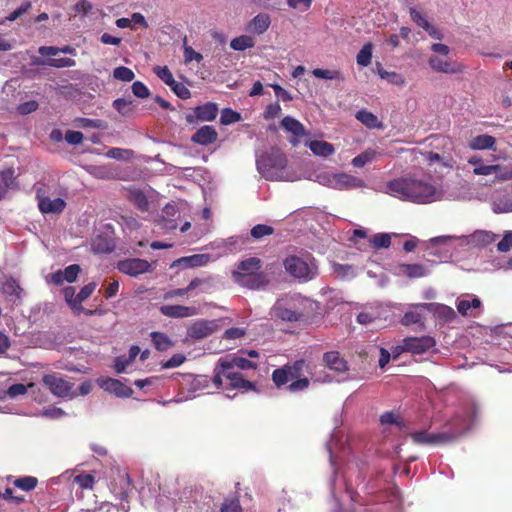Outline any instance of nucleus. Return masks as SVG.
Here are the masks:
<instances>
[{
  "label": "nucleus",
  "mask_w": 512,
  "mask_h": 512,
  "mask_svg": "<svg viewBox=\"0 0 512 512\" xmlns=\"http://www.w3.org/2000/svg\"><path fill=\"white\" fill-rule=\"evenodd\" d=\"M386 188L390 195L400 200L418 204H427L438 199V193L434 185L424 179L412 176L390 180L387 182Z\"/></svg>",
  "instance_id": "f257e3e1"
},
{
  "label": "nucleus",
  "mask_w": 512,
  "mask_h": 512,
  "mask_svg": "<svg viewBox=\"0 0 512 512\" xmlns=\"http://www.w3.org/2000/svg\"><path fill=\"white\" fill-rule=\"evenodd\" d=\"M308 368L309 364L304 359L287 363L272 372V381L277 388L286 386L290 393L304 391L310 386V380L305 374Z\"/></svg>",
  "instance_id": "f03ea898"
},
{
  "label": "nucleus",
  "mask_w": 512,
  "mask_h": 512,
  "mask_svg": "<svg viewBox=\"0 0 512 512\" xmlns=\"http://www.w3.org/2000/svg\"><path fill=\"white\" fill-rule=\"evenodd\" d=\"M263 263L260 258L249 257L236 264L232 272L233 281L250 290L264 289L269 283L268 275L261 271Z\"/></svg>",
  "instance_id": "7ed1b4c3"
},
{
  "label": "nucleus",
  "mask_w": 512,
  "mask_h": 512,
  "mask_svg": "<svg viewBox=\"0 0 512 512\" xmlns=\"http://www.w3.org/2000/svg\"><path fill=\"white\" fill-rule=\"evenodd\" d=\"M468 428L467 418H451L443 431L429 432L427 430H420L412 433L411 438L417 444H448L462 436Z\"/></svg>",
  "instance_id": "20e7f679"
},
{
  "label": "nucleus",
  "mask_w": 512,
  "mask_h": 512,
  "mask_svg": "<svg viewBox=\"0 0 512 512\" xmlns=\"http://www.w3.org/2000/svg\"><path fill=\"white\" fill-rule=\"evenodd\" d=\"M256 165L265 179L280 180L287 166V158L279 148L272 147L257 158Z\"/></svg>",
  "instance_id": "39448f33"
},
{
  "label": "nucleus",
  "mask_w": 512,
  "mask_h": 512,
  "mask_svg": "<svg viewBox=\"0 0 512 512\" xmlns=\"http://www.w3.org/2000/svg\"><path fill=\"white\" fill-rule=\"evenodd\" d=\"M283 265L289 275L301 282H307L317 275L315 260L310 255L304 258L296 255L288 256Z\"/></svg>",
  "instance_id": "423d86ee"
},
{
  "label": "nucleus",
  "mask_w": 512,
  "mask_h": 512,
  "mask_svg": "<svg viewBox=\"0 0 512 512\" xmlns=\"http://www.w3.org/2000/svg\"><path fill=\"white\" fill-rule=\"evenodd\" d=\"M42 383L48 387L51 393L58 397H77L76 392L73 391V384L57 374L44 375L42 377Z\"/></svg>",
  "instance_id": "0eeeda50"
},
{
  "label": "nucleus",
  "mask_w": 512,
  "mask_h": 512,
  "mask_svg": "<svg viewBox=\"0 0 512 512\" xmlns=\"http://www.w3.org/2000/svg\"><path fill=\"white\" fill-rule=\"evenodd\" d=\"M221 367L224 378L228 381V385L232 389H242L244 391L256 390L254 382L245 379L242 373L231 369V366L228 364V359H221Z\"/></svg>",
  "instance_id": "6e6552de"
},
{
  "label": "nucleus",
  "mask_w": 512,
  "mask_h": 512,
  "mask_svg": "<svg viewBox=\"0 0 512 512\" xmlns=\"http://www.w3.org/2000/svg\"><path fill=\"white\" fill-rule=\"evenodd\" d=\"M117 269L131 277H138L139 275L151 273L153 271L152 263L141 258H126L117 263Z\"/></svg>",
  "instance_id": "1a4fd4ad"
},
{
  "label": "nucleus",
  "mask_w": 512,
  "mask_h": 512,
  "mask_svg": "<svg viewBox=\"0 0 512 512\" xmlns=\"http://www.w3.org/2000/svg\"><path fill=\"white\" fill-rule=\"evenodd\" d=\"M110 490L121 500H125L128 497L129 493L132 491V485L126 470L120 468L113 470Z\"/></svg>",
  "instance_id": "9d476101"
},
{
  "label": "nucleus",
  "mask_w": 512,
  "mask_h": 512,
  "mask_svg": "<svg viewBox=\"0 0 512 512\" xmlns=\"http://www.w3.org/2000/svg\"><path fill=\"white\" fill-rule=\"evenodd\" d=\"M435 346V339L431 336L425 335L421 337H407L403 340V343L399 348L405 352L421 355L428 352Z\"/></svg>",
  "instance_id": "9b49d317"
},
{
  "label": "nucleus",
  "mask_w": 512,
  "mask_h": 512,
  "mask_svg": "<svg viewBox=\"0 0 512 512\" xmlns=\"http://www.w3.org/2000/svg\"><path fill=\"white\" fill-rule=\"evenodd\" d=\"M97 384L104 391L121 398H128L133 394V390L123 384L120 380L110 377H100L97 379Z\"/></svg>",
  "instance_id": "f8f14e48"
},
{
  "label": "nucleus",
  "mask_w": 512,
  "mask_h": 512,
  "mask_svg": "<svg viewBox=\"0 0 512 512\" xmlns=\"http://www.w3.org/2000/svg\"><path fill=\"white\" fill-rule=\"evenodd\" d=\"M36 200L38 208L43 214H60L66 207V202L62 198L50 199L44 195L42 189L36 191Z\"/></svg>",
  "instance_id": "ddd939ff"
},
{
  "label": "nucleus",
  "mask_w": 512,
  "mask_h": 512,
  "mask_svg": "<svg viewBox=\"0 0 512 512\" xmlns=\"http://www.w3.org/2000/svg\"><path fill=\"white\" fill-rule=\"evenodd\" d=\"M428 63L434 71L440 73L457 74L463 70L461 64L450 60L449 57L433 55L429 58Z\"/></svg>",
  "instance_id": "4468645a"
},
{
  "label": "nucleus",
  "mask_w": 512,
  "mask_h": 512,
  "mask_svg": "<svg viewBox=\"0 0 512 512\" xmlns=\"http://www.w3.org/2000/svg\"><path fill=\"white\" fill-rule=\"evenodd\" d=\"M218 325L214 320L200 319L195 321L187 330V335L192 339H204L212 335Z\"/></svg>",
  "instance_id": "2eb2a0df"
},
{
  "label": "nucleus",
  "mask_w": 512,
  "mask_h": 512,
  "mask_svg": "<svg viewBox=\"0 0 512 512\" xmlns=\"http://www.w3.org/2000/svg\"><path fill=\"white\" fill-rule=\"evenodd\" d=\"M410 19L417 26L424 29L430 37L436 40L443 39V33L436 26L432 25L425 17V15L415 7L409 8Z\"/></svg>",
  "instance_id": "dca6fc26"
},
{
  "label": "nucleus",
  "mask_w": 512,
  "mask_h": 512,
  "mask_svg": "<svg viewBox=\"0 0 512 512\" xmlns=\"http://www.w3.org/2000/svg\"><path fill=\"white\" fill-rule=\"evenodd\" d=\"M194 115L187 116L189 123L196 121L210 122L213 121L218 114V106L213 102H207L203 105L197 106L193 110Z\"/></svg>",
  "instance_id": "f3484780"
},
{
  "label": "nucleus",
  "mask_w": 512,
  "mask_h": 512,
  "mask_svg": "<svg viewBox=\"0 0 512 512\" xmlns=\"http://www.w3.org/2000/svg\"><path fill=\"white\" fill-rule=\"evenodd\" d=\"M433 306H434V303L417 304L414 307V310L407 311L403 315V317L401 319V324L404 326L418 324L421 327V329H424L425 328V325H424L425 317L423 314V310L431 309Z\"/></svg>",
  "instance_id": "a211bd4d"
},
{
  "label": "nucleus",
  "mask_w": 512,
  "mask_h": 512,
  "mask_svg": "<svg viewBox=\"0 0 512 512\" xmlns=\"http://www.w3.org/2000/svg\"><path fill=\"white\" fill-rule=\"evenodd\" d=\"M80 271L81 268L78 264H71L67 266L64 270H57L56 272L50 274L49 280L51 283L58 286L62 285L64 281L68 283H73L76 281Z\"/></svg>",
  "instance_id": "6ab92c4d"
},
{
  "label": "nucleus",
  "mask_w": 512,
  "mask_h": 512,
  "mask_svg": "<svg viewBox=\"0 0 512 512\" xmlns=\"http://www.w3.org/2000/svg\"><path fill=\"white\" fill-rule=\"evenodd\" d=\"M481 306V300L478 297L471 296L469 294L465 295L463 298H458L456 300L457 311L462 316L476 317L478 313L474 312V310L480 309Z\"/></svg>",
  "instance_id": "aec40b11"
},
{
  "label": "nucleus",
  "mask_w": 512,
  "mask_h": 512,
  "mask_svg": "<svg viewBox=\"0 0 512 512\" xmlns=\"http://www.w3.org/2000/svg\"><path fill=\"white\" fill-rule=\"evenodd\" d=\"M160 312L169 318H187L197 315L199 311L194 306L163 305L160 307Z\"/></svg>",
  "instance_id": "412c9836"
},
{
  "label": "nucleus",
  "mask_w": 512,
  "mask_h": 512,
  "mask_svg": "<svg viewBox=\"0 0 512 512\" xmlns=\"http://www.w3.org/2000/svg\"><path fill=\"white\" fill-rule=\"evenodd\" d=\"M17 175L13 167L0 171V201L4 199L9 190L18 188Z\"/></svg>",
  "instance_id": "4be33fe9"
},
{
  "label": "nucleus",
  "mask_w": 512,
  "mask_h": 512,
  "mask_svg": "<svg viewBox=\"0 0 512 512\" xmlns=\"http://www.w3.org/2000/svg\"><path fill=\"white\" fill-rule=\"evenodd\" d=\"M324 365L337 373H346L349 370L347 361L338 351H329L323 355Z\"/></svg>",
  "instance_id": "5701e85b"
},
{
  "label": "nucleus",
  "mask_w": 512,
  "mask_h": 512,
  "mask_svg": "<svg viewBox=\"0 0 512 512\" xmlns=\"http://www.w3.org/2000/svg\"><path fill=\"white\" fill-rule=\"evenodd\" d=\"M281 127L294 136V138L290 140L293 146H296L299 142V138L306 134L303 124L291 116H286L281 120Z\"/></svg>",
  "instance_id": "b1692460"
},
{
  "label": "nucleus",
  "mask_w": 512,
  "mask_h": 512,
  "mask_svg": "<svg viewBox=\"0 0 512 512\" xmlns=\"http://www.w3.org/2000/svg\"><path fill=\"white\" fill-rule=\"evenodd\" d=\"M218 138V133L213 126L200 127L191 137L193 143L207 146L214 143Z\"/></svg>",
  "instance_id": "393cba45"
},
{
  "label": "nucleus",
  "mask_w": 512,
  "mask_h": 512,
  "mask_svg": "<svg viewBox=\"0 0 512 512\" xmlns=\"http://www.w3.org/2000/svg\"><path fill=\"white\" fill-rule=\"evenodd\" d=\"M475 175L488 176L496 174L498 180H507L512 178V172L503 168L501 165H479L473 169Z\"/></svg>",
  "instance_id": "a878e982"
},
{
  "label": "nucleus",
  "mask_w": 512,
  "mask_h": 512,
  "mask_svg": "<svg viewBox=\"0 0 512 512\" xmlns=\"http://www.w3.org/2000/svg\"><path fill=\"white\" fill-rule=\"evenodd\" d=\"M340 437H342V431L339 429H334L330 440L326 443V448L329 453V460L332 467H334L336 464V459L338 458V449L343 448V443L341 442Z\"/></svg>",
  "instance_id": "bb28decb"
},
{
  "label": "nucleus",
  "mask_w": 512,
  "mask_h": 512,
  "mask_svg": "<svg viewBox=\"0 0 512 512\" xmlns=\"http://www.w3.org/2000/svg\"><path fill=\"white\" fill-rule=\"evenodd\" d=\"M270 24V16L266 13H259L248 23L247 30L261 35L268 30Z\"/></svg>",
  "instance_id": "cd10ccee"
},
{
  "label": "nucleus",
  "mask_w": 512,
  "mask_h": 512,
  "mask_svg": "<svg viewBox=\"0 0 512 512\" xmlns=\"http://www.w3.org/2000/svg\"><path fill=\"white\" fill-rule=\"evenodd\" d=\"M495 144H496V139L493 136L483 134V135H478V136L473 137L469 141L468 146L472 150L491 149V150L495 151L496 150Z\"/></svg>",
  "instance_id": "c85d7f7f"
},
{
  "label": "nucleus",
  "mask_w": 512,
  "mask_h": 512,
  "mask_svg": "<svg viewBox=\"0 0 512 512\" xmlns=\"http://www.w3.org/2000/svg\"><path fill=\"white\" fill-rule=\"evenodd\" d=\"M496 235L489 231L477 230L468 237V242L478 247H486L493 243Z\"/></svg>",
  "instance_id": "c756f323"
},
{
  "label": "nucleus",
  "mask_w": 512,
  "mask_h": 512,
  "mask_svg": "<svg viewBox=\"0 0 512 512\" xmlns=\"http://www.w3.org/2000/svg\"><path fill=\"white\" fill-rule=\"evenodd\" d=\"M96 286H97V284L95 282H90V283L86 284L84 287H82L81 290L79 291V293H77L76 305L79 306L80 313H84L89 316L96 313V310L95 311L87 310L82 306V302L85 301L87 298H89L92 295V293L96 289Z\"/></svg>",
  "instance_id": "7c9ffc66"
},
{
  "label": "nucleus",
  "mask_w": 512,
  "mask_h": 512,
  "mask_svg": "<svg viewBox=\"0 0 512 512\" xmlns=\"http://www.w3.org/2000/svg\"><path fill=\"white\" fill-rule=\"evenodd\" d=\"M308 147L314 155L321 157H328L335 152L334 146L326 141L312 140Z\"/></svg>",
  "instance_id": "2f4dec72"
},
{
  "label": "nucleus",
  "mask_w": 512,
  "mask_h": 512,
  "mask_svg": "<svg viewBox=\"0 0 512 512\" xmlns=\"http://www.w3.org/2000/svg\"><path fill=\"white\" fill-rule=\"evenodd\" d=\"M128 200L132 202L137 209L146 212L149 208V203L146 195L139 189H132L129 191Z\"/></svg>",
  "instance_id": "473e14b6"
},
{
  "label": "nucleus",
  "mask_w": 512,
  "mask_h": 512,
  "mask_svg": "<svg viewBox=\"0 0 512 512\" xmlns=\"http://www.w3.org/2000/svg\"><path fill=\"white\" fill-rule=\"evenodd\" d=\"M356 118L362 124H364L366 127L370 128V129L382 127V124L378 120L377 116L369 111H366V110L358 111L356 113Z\"/></svg>",
  "instance_id": "72a5a7b5"
},
{
  "label": "nucleus",
  "mask_w": 512,
  "mask_h": 512,
  "mask_svg": "<svg viewBox=\"0 0 512 512\" xmlns=\"http://www.w3.org/2000/svg\"><path fill=\"white\" fill-rule=\"evenodd\" d=\"M275 315L279 319L288 322H297L303 318L302 313H297L294 310L278 305L275 307Z\"/></svg>",
  "instance_id": "f704fd0d"
},
{
  "label": "nucleus",
  "mask_w": 512,
  "mask_h": 512,
  "mask_svg": "<svg viewBox=\"0 0 512 512\" xmlns=\"http://www.w3.org/2000/svg\"><path fill=\"white\" fill-rule=\"evenodd\" d=\"M399 268L409 278H421L427 275V270L422 264H402Z\"/></svg>",
  "instance_id": "c9c22d12"
},
{
  "label": "nucleus",
  "mask_w": 512,
  "mask_h": 512,
  "mask_svg": "<svg viewBox=\"0 0 512 512\" xmlns=\"http://www.w3.org/2000/svg\"><path fill=\"white\" fill-rule=\"evenodd\" d=\"M434 312V314L444 322H450L456 318L455 311L444 304H434V306L430 309Z\"/></svg>",
  "instance_id": "e433bc0d"
},
{
  "label": "nucleus",
  "mask_w": 512,
  "mask_h": 512,
  "mask_svg": "<svg viewBox=\"0 0 512 512\" xmlns=\"http://www.w3.org/2000/svg\"><path fill=\"white\" fill-rule=\"evenodd\" d=\"M150 336L154 347L158 351H166L173 345L172 341L165 333L152 332Z\"/></svg>",
  "instance_id": "4c0bfd02"
},
{
  "label": "nucleus",
  "mask_w": 512,
  "mask_h": 512,
  "mask_svg": "<svg viewBox=\"0 0 512 512\" xmlns=\"http://www.w3.org/2000/svg\"><path fill=\"white\" fill-rule=\"evenodd\" d=\"M255 45V41L251 36L241 35L231 40L230 47L236 51H244Z\"/></svg>",
  "instance_id": "58836bf2"
},
{
  "label": "nucleus",
  "mask_w": 512,
  "mask_h": 512,
  "mask_svg": "<svg viewBox=\"0 0 512 512\" xmlns=\"http://www.w3.org/2000/svg\"><path fill=\"white\" fill-rule=\"evenodd\" d=\"M372 43H366L357 54L356 61L359 66L367 67L372 59Z\"/></svg>",
  "instance_id": "ea45409f"
},
{
  "label": "nucleus",
  "mask_w": 512,
  "mask_h": 512,
  "mask_svg": "<svg viewBox=\"0 0 512 512\" xmlns=\"http://www.w3.org/2000/svg\"><path fill=\"white\" fill-rule=\"evenodd\" d=\"M177 263H183L188 267H199L203 266L208 262V256L204 254H196L188 257H182L176 261Z\"/></svg>",
  "instance_id": "a19ab883"
},
{
  "label": "nucleus",
  "mask_w": 512,
  "mask_h": 512,
  "mask_svg": "<svg viewBox=\"0 0 512 512\" xmlns=\"http://www.w3.org/2000/svg\"><path fill=\"white\" fill-rule=\"evenodd\" d=\"M3 291L5 294L9 296H15L17 298H20L23 289L21 288L19 282L16 279L10 277L6 279V281L3 283Z\"/></svg>",
  "instance_id": "79ce46f5"
},
{
  "label": "nucleus",
  "mask_w": 512,
  "mask_h": 512,
  "mask_svg": "<svg viewBox=\"0 0 512 512\" xmlns=\"http://www.w3.org/2000/svg\"><path fill=\"white\" fill-rule=\"evenodd\" d=\"M312 74L315 77L321 78V79H328V80H343L344 79L342 73L338 70L316 68L312 71Z\"/></svg>",
  "instance_id": "37998d69"
},
{
  "label": "nucleus",
  "mask_w": 512,
  "mask_h": 512,
  "mask_svg": "<svg viewBox=\"0 0 512 512\" xmlns=\"http://www.w3.org/2000/svg\"><path fill=\"white\" fill-rule=\"evenodd\" d=\"M228 364L231 366V369L249 370L257 368L256 363L244 357H233L231 360H228Z\"/></svg>",
  "instance_id": "c03bdc74"
},
{
  "label": "nucleus",
  "mask_w": 512,
  "mask_h": 512,
  "mask_svg": "<svg viewBox=\"0 0 512 512\" xmlns=\"http://www.w3.org/2000/svg\"><path fill=\"white\" fill-rule=\"evenodd\" d=\"M241 120V114L231 108H224L221 111L220 122L222 125H230Z\"/></svg>",
  "instance_id": "a18cd8bd"
},
{
  "label": "nucleus",
  "mask_w": 512,
  "mask_h": 512,
  "mask_svg": "<svg viewBox=\"0 0 512 512\" xmlns=\"http://www.w3.org/2000/svg\"><path fill=\"white\" fill-rule=\"evenodd\" d=\"M37 483V478L33 476L20 477L14 481V485L23 491L33 490L37 486Z\"/></svg>",
  "instance_id": "49530a36"
},
{
  "label": "nucleus",
  "mask_w": 512,
  "mask_h": 512,
  "mask_svg": "<svg viewBox=\"0 0 512 512\" xmlns=\"http://www.w3.org/2000/svg\"><path fill=\"white\" fill-rule=\"evenodd\" d=\"M250 233L255 240H260L263 237L272 235L274 228L266 224H257L251 229Z\"/></svg>",
  "instance_id": "de8ad7c7"
},
{
  "label": "nucleus",
  "mask_w": 512,
  "mask_h": 512,
  "mask_svg": "<svg viewBox=\"0 0 512 512\" xmlns=\"http://www.w3.org/2000/svg\"><path fill=\"white\" fill-rule=\"evenodd\" d=\"M375 156H376V151H374L372 149H367L364 152H362L361 154L354 157L352 160V164L355 167L361 168V167L365 166L368 162L372 161L375 158Z\"/></svg>",
  "instance_id": "09e8293b"
},
{
  "label": "nucleus",
  "mask_w": 512,
  "mask_h": 512,
  "mask_svg": "<svg viewBox=\"0 0 512 512\" xmlns=\"http://www.w3.org/2000/svg\"><path fill=\"white\" fill-rule=\"evenodd\" d=\"M370 243L375 249L389 248L391 245V237L387 233H378L370 239Z\"/></svg>",
  "instance_id": "8fccbe9b"
},
{
  "label": "nucleus",
  "mask_w": 512,
  "mask_h": 512,
  "mask_svg": "<svg viewBox=\"0 0 512 512\" xmlns=\"http://www.w3.org/2000/svg\"><path fill=\"white\" fill-rule=\"evenodd\" d=\"M113 77L123 82H130L135 78V74L130 68L119 66L113 70Z\"/></svg>",
  "instance_id": "3c124183"
},
{
  "label": "nucleus",
  "mask_w": 512,
  "mask_h": 512,
  "mask_svg": "<svg viewBox=\"0 0 512 512\" xmlns=\"http://www.w3.org/2000/svg\"><path fill=\"white\" fill-rule=\"evenodd\" d=\"M63 294H64V298H65L67 304L70 306V308L74 312L80 313L79 306L76 305L77 294H76L75 288L72 286H68V287L64 288Z\"/></svg>",
  "instance_id": "603ef678"
},
{
  "label": "nucleus",
  "mask_w": 512,
  "mask_h": 512,
  "mask_svg": "<svg viewBox=\"0 0 512 512\" xmlns=\"http://www.w3.org/2000/svg\"><path fill=\"white\" fill-rule=\"evenodd\" d=\"M154 73L168 86L174 84L175 79L167 66H156Z\"/></svg>",
  "instance_id": "864d4df0"
},
{
  "label": "nucleus",
  "mask_w": 512,
  "mask_h": 512,
  "mask_svg": "<svg viewBox=\"0 0 512 512\" xmlns=\"http://www.w3.org/2000/svg\"><path fill=\"white\" fill-rule=\"evenodd\" d=\"M47 65L55 68H64V67H73L75 66L76 62L74 59L71 58H50L47 60Z\"/></svg>",
  "instance_id": "5fc2aeb1"
},
{
  "label": "nucleus",
  "mask_w": 512,
  "mask_h": 512,
  "mask_svg": "<svg viewBox=\"0 0 512 512\" xmlns=\"http://www.w3.org/2000/svg\"><path fill=\"white\" fill-rule=\"evenodd\" d=\"M74 482L82 489H92L95 481L90 474H79L74 477Z\"/></svg>",
  "instance_id": "6e6d98bb"
},
{
  "label": "nucleus",
  "mask_w": 512,
  "mask_h": 512,
  "mask_svg": "<svg viewBox=\"0 0 512 512\" xmlns=\"http://www.w3.org/2000/svg\"><path fill=\"white\" fill-rule=\"evenodd\" d=\"M184 59L186 63L192 61L201 62L203 60L202 54L196 52L191 46L186 45V39L184 40Z\"/></svg>",
  "instance_id": "4d7b16f0"
},
{
  "label": "nucleus",
  "mask_w": 512,
  "mask_h": 512,
  "mask_svg": "<svg viewBox=\"0 0 512 512\" xmlns=\"http://www.w3.org/2000/svg\"><path fill=\"white\" fill-rule=\"evenodd\" d=\"M172 91L181 99H189L191 97L190 90L180 82L175 81L174 84L169 86Z\"/></svg>",
  "instance_id": "13d9d810"
},
{
  "label": "nucleus",
  "mask_w": 512,
  "mask_h": 512,
  "mask_svg": "<svg viewBox=\"0 0 512 512\" xmlns=\"http://www.w3.org/2000/svg\"><path fill=\"white\" fill-rule=\"evenodd\" d=\"M131 101L124 98H118L113 101V107L122 115H127L131 111Z\"/></svg>",
  "instance_id": "bf43d9fd"
},
{
  "label": "nucleus",
  "mask_w": 512,
  "mask_h": 512,
  "mask_svg": "<svg viewBox=\"0 0 512 512\" xmlns=\"http://www.w3.org/2000/svg\"><path fill=\"white\" fill-rule=\"evenodd\" d=\"M27 389H28V386H26L22 383L13 384L7 389L6 395L10 398H16L20 395L26 394Z\"/></svg>",
  "instance_id": "052dcab7"
},
{
  "label": "nucleus",
  "mask_w": 512,
  "mask_h": 512,
  "mask_svg": "<svg viewBox=\"0 0 512 512\" xmlns=\"http://www.w3.org/2000/svg\"><path fill=\"white\" fill-rule=\"evenodd\" d=\"M132 92L138 98H147L150 95V91L147 86L141 81H135L132 84Z\"/></svg>",
  "instance_id": "680f3d73"
},
{
  "label": "nucleus",
  "mask_w": 512,
  "mask_h": 512,
  "mask_svg": "<svg viewBox=\"0 0 512 512\" xmlns=\"http://www.w3.org/2000/svg\"><path fill=\"white\" fill-rule=\"evenodd\" d=\"M92 245L93 249L99 253H108L111 252L113 249L112 245L102 237H98L97 239H95Z\"/></svg>",
  "instance_id": "e2e57ef3"
},
{
  "label": "nucleus",
  "mask_w": 512,
  "mask_h": 512,
  "mask_svg": "<svg viewBox=\"0 0 512 512\" xmlns=\"http://www.w3.org/2000/svg\"><path fill=\"white\" fill-rule=\"evenodd\" d=\"M186 360V357L183 354H174L169 360L162 363L163 369H170L174 367H178L182 365Z\"/></svg>",
  "instance_id": "0e129e2a"
},
{
  "label": "nucleus",
  "mask_w": 512,
  "mask_h": 512,
  "mask_svg": "<svg viewBox=\"0 0 512 512\" xmlns=\"http://www.w3.org/2000/svg\"><path fill=\"white\" fill-rule=\"evenodd\" d=\"M241 505L237 498L226 500L220 509V512H240Z\"/></svg>",
  "instance_id": "69168bd1"
},
{
  "label": "nucleus",
  "mask_w": 512,
  "mask_h": 512,
  "mask_svg": "<svg viewBox=\"0 0 512 512\" xmlns=\"http://www.w3.org/2000/svg\"><path fill=\"white\" fill-rule=\"evenodd\" d=\"M38 102L35 100L27 101L24 103H21L17 107V111L21 115H27L30 114L38 109Z\"/></svg>",
  "instance_id": "338daca9"
},
{
  "label": "nucleus",
  "mask_w": 512,
  "mask_h": 512,
  "mask_svg": "<svg viewBox=\"0 0 512 512\" xmlns=\"http://www.w3.org/2000/svg\"><path fill=\"white\" fill-rule=\"evenodd\" d=\"M512 248V231L507 232L501 241L497 244V249L500 252H508Z\"/></svg>",
  "instance_id": "774afa93"
}]
</instances>
